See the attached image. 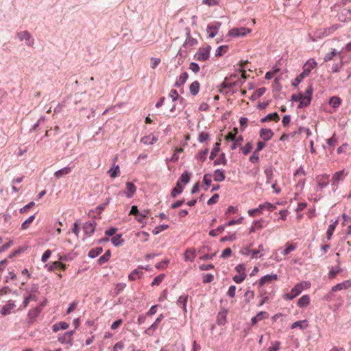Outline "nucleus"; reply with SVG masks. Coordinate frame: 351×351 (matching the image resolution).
Masks as SVG:
<instances>
[{
  "label": "nucleus",
  "instance_id": "f257e3e1",
  "mask_svg": "<svg viewBox=\"0 0 351 351\" xmlns=\"http://www.w3.org/2000/svg\"><path fill=\"white\" fill-rule=\"evenodd\" d=\"M311 283L308 281H302L296 284L294 287L291 290L290 293H287L283 295V298L285 300H293L298 295H299L301 292L304 290L310 288Z\"/></svg>",
  "mask_w": 351,
  "mask_h": 351
},
{
  "label": "nucleus",
  "instance_id": "f03ea898",
  "mask_svg": "<svg viewBox=\"0 0 351 351\" xmlns=\"http://www.w3.org/2000/svg\"><path fill=\"white\" fill-rule=\"evenodd\" d=\"M243 84V80L239 78V73H234L225 78L223 82V88H232L234 86H241Z\"/></svg>",
  "mask_w": 351,
  "mask_h": 351
},
{
  "label": "nucleus",
  "instance_id": "7ed1b4c3",
  "mask_svg": "<svg viewBox=\"0 0 351 351\" xmlns=\"http://www.w3.org/2000/svg\"><path fill=\"white\" fill-rule=\"evenodd\" d=\"M312 93V85H309L304 94H298V99H300L299 108L306 107L310 104Z\"/></svg>",
  "mask_w": 351,
  "mask_h": 351
},
{
  "label": "nucleus",
  "instance_id": "20e7f679",
  "mask_svg": "<svg viewBox=\"0 0 351 351\" xmlns=\"http://www.w3.org/2000/svg\"><path fill=\"white\" fill-rule=\"evenodd\" d=\"M348 172L346 171L344 169L341 170L339 171L336 172L331 179V186H332V189L334 191L337 190L339 186V182L344 180V178L348 176Z\"/></svg>",
  "mask_w": 351,
  "mask_h": 351
},
{
  "label": "nucleus",
  "instance_id": "39448f33",
  "mask_svg": "<svg viewBox=\"0 0 351 351\" xmlns=\"http://www.w3.org/2000/svg\"><path fill=\"white\" fill-rule=\"evenodd\" d=\"M211 47L209 45L200 47L195 55V58L199 61H206L209 58Z\"/></svg>",
  "mask_w": 351,
  "mask_h": 351
},
{
  "label": "nucleus",
  "instance_id": "423d86ee",
  "mask_svg": "<svg viewBox=\"0 0 351 351\" xmlns=\"http://www.w3.org/2000/svg\"><path fill=\"white\" fill-rule=\"evenodd\" d=\"M251 32V29L245 27L233 28L229 31V35L234 37L244 36Z\"/></svg>",
  "mask_w": 351,
  "mask_h": 351
},
{
  "label": "nucleus",
  "instance_id": "0eeeda50",
  "mask_svg": "<svg viewBox=\"0 0 351 351\" xmlns=\"http://www.w3.org/2000/svg\"><path fill=\"white\" fill-rule=\"evenodd\" d=\"M268 224V221L263 219L254 221L252 223V227L250 229V233L255 232L257 230H260L264 228Z\"/></svg>",
  "mask_w": 351,
  "mask_h": 351
},
{
  "label": "nucleus",
  "instance_id": "6e6552de",
  "mask_svg": "<svg viewBox=\"0 0 351 351\" xmlns=\"http://www.w3.org/2000/svg\"><path fill=\"white\" fill-rule=\"evenodd\" d=\"M45 267L47 268L49 271H53L58 269H60L62 271H65L66 265L60 261H54L49 265L46 264Z\"/></svg>",
  "mask_w": 351,
  "mask_h": 351
},
{
  "label": "nucleus",
  "instance_id": "1a4fd4ad",
  "mask_svg": "<svg viewBox=\"0 0 351 351\" xmlns=\"http://www.w3.org/2000/svg\"><path fill=\"white\" fill-rule=\"evenodd\" d=\"M220 25L221 23L219 22L208 25L206 32L210 38H213L217 34Z\"/></svg>",
  "mask_w": 351,
  "mask_h": 351
},
{
  "label": "nucleus",
  "instance_id": "9d476101",
  "mask_svg": "<svg viewBox=\"0 0 351 351\" xmlns=\"http://www.w3.org/2000/svg\"><path fill=\"white\" fill-rule=\"evenodd\" d=\"M278 280V275L277 274H270V275H266L262 277L258 280V285L260 287H262L266 284H271L272 282L276 281Z\"/></svg>",
  "mask_w": 351,
  "mask_h": 351
},
{
  "label": "nucleus",
  "instance_id": "9b49d317",
  "mask_svg": "<svg viewBox=\"0 0 351 351\" xmlns=\"http://www.w3.org/2000/svg\"><path fill=\"white\" fill-rule=\"evenodd\" d=\"M19 38L21 40H25L26 44L28 46L32 47L34 45V40L32 39L30 34L27 31H23L17 34Z\"/></svg>",
  "mask_w": 351,
  "mask_h": 351
},
{
  "label": "nucleus",
  "instance_id": "f8f14e48",
  "mask_svg": "<svg viewBox=\"0 0 351 351\" xmlns=\"http://www.w3.org/2000/svg\"><path fill=\"white\" fill-rule=\"evenodd\" d=\"M163 318V315L160 314L155 320V322L145 331V332L148 335H152L157 329L159 323L162 320Z\"/></svg>",
  "mask_w": 351,
  "mask_h": 351
},
{
  "label": "nucleus",
  "instance_id": "ddd939ff",
  "mask_svg": "<svg viewBox=\"0 0 351 351\" xmlns=\"http://www.w3.org/2000/svg\"><path fill=\"white\" fill-rule=\"evenodd\" d=\"M16 307L15 303L12 300H9L6 304L2 306L1 309V314L3 315H7L11 313V312Z\"/></svg>",
  "mask_w": 351,
  "mask_h": 351
},
{
  "label": "nucleus",
  "instance_id": "4468645a",
  "mask_svg": "<svg viewBox=\"0 0 351 351\" xmlns=\"http://www.w3.org/2000/svg\"><path fill=\"white\" fill-rule=\"evenodd\" d=\"M317 185L323 189L326 187L328 184L329 180V175L328 174H322L317 176L315 178Z\"/></svg>",
  "mask_w": 351,
  "mask_h": 351
},
{
  "label": "nucleus",
  "instance_id": "2eb2a0df",
  "mask_svg": "<svg viewBox=\"0 0 351 351\" xmlns=\"http://www.w3.org/2000/svg\"><path fill=\"white\" fill-rule=\"evenodd\" d=\"M317 65V62L311 58V59H309L304 64L303 66V71L304 72H306L308 75L311 73V71L315 69Z\"/></svg>",
  "mask_w": 351,
  "mask_h": 351
},
{
  "label": "nucleus",
  "instance_id": "dca6fc26",
  "mask_svg": "<svg viewBox=\"0 0 351 351\" xmlns=\"http://www.w3.org/2000/svg\"><path fill=\"white\" fill-rule=\"evenodd\" d=\"M351 287V280H348L343 282L337 284L332 287V291L336 292L341 290H345Z\"/></svg>",
  "mask_w": 351,
  "mask_h": 351
},
{
  "label": "nucleus",
  "instance_id": "f3484780",
  "mask_svg": "<svg viewBox=\"0 0 351 351\" xmlns=\"http://www.w3.org/2000/svg\"><path fill=\"white\" fill-rule=\"evenodd\" d=\"M143 269V267H139L137 269H136L134 271H132L129 274V276H128L129 280H132V281H134V280H136L137 279H140L142 277L143 274V271H142Z\"/></svg>",
  "mask_w": 351,
  "mask_h": 351
},
{
  "label": "nucleus",
  "instance_id": "a211bd4d",
  "mask_svg": "<svg viewBox=\"0 0 351 351\" xmlns=\"http://www.w3.org/2000/svg\"><path fill=\"white\" fill-rule=\"evenodd\" d=\"M84 232L88 236H90L95 231V221L86 222L83 226Z\"/></svg>",
  "mask_w": 351,
  "mask_h": 351
},
{
  "label": "nucleus",
  "instance_id": "6ab92c4d",
  "mask_svg": "<svg viewBox=\"0 0 351 351\" xmlns=\"http://www.w3.org/2000/svg\"><path fill=\"white\" fill-rule=\"evenodd\" d=\"M273 136L274 132L271 129L265 128L260 130V136L265 141L270 140Z\"/></svg>",
  "mask_w": 351,
  "mask_h": 351
},
{
  "label": "nucleus",
  "instance_id": "aec40b11",
  "mask_svg": "<svg viewBox=\"0 0 351 351\" xmlns=\"http://www.w3.org/2000/svg\"><path fill=\"white\" fill-rule=\"evenodd\" d=\"M158 141V138L153 134L143 136L141 139V142L145 145H153Z\"/></svg>",
  "mask_w": 351,
  "mask_h": 351
},
{
  "label": "nucleus",
  "instance_id": "412c9836",
  "mask_svg": "<svg viewBox=\"0 0 351 351\" xmlns=\"http://www.w3.org/2000/svg\"><path fill=\"white\" fill-rule=\"evenodd\" d=\"M58 340L60 343H62V344H69V345H72L73 344V338H71L69 337V335L68 334H66V332L63 333V334H59L58 335Z\"/></svg>",
  "mask_w": 351,
  "mask_h": 351
},
{
  "label": "nucleus",
  "instance_id": "4be33fe9",
  "mask_svg": "<svg viewBox=\"0 0 351 351\" xmlns=\"http://www.w3.org/2000/svg\"><path fill=\"white\" fill-rule=\"evenodd\" d=\"M136 191V188L133 183L130 182L126 183V190L124 191V193L127 197L130 198L135 193Z\"/></svg>",
  "mask_w": 351,
  "mask_h": 351
},
{
  "label": "nucleus",
  "instance_id": "5701e85b",
  "mask_svg": "<svg viewBox=\"0 0 351 351\" xmlns=\"http://www.w3.org/2000/svg\"><path fill=\"white\" fill-rule=\"evenodd\" d=\"M41 312V308L36 307L30 309L27 314V317L29 319V322H32L39 315Z\"/></svg>",
  "mask_w": 351,
  "mask_h": 351
},
{
  "label": "nucleus",
  "instance_id": "b1692460",
  "mask_svg": "<svg viewBox=\"0 0 351 351\" xmlns=\"http://www.w3.org/2000/svg\"><path fill=\"white\" fill-rule=\"evenodd\" d=\"M335 56H337L340 60H343V57L341 56V53L337 52L336 49H334L331 52H329L325 55L324 58V62H327L332 60Z\"/></svg>",
  "mask_w": 351,
  "mask_h": 351
},
{
  "label": "nucleus",
  "instance_id": "393cba45",
  "mask_svg": "<svg viewBox=\"0 0 351 351\" xmlns=\"http://www.w3.org/2000/svg\"><path fill=\"white\" fill-rule=\"evenodd\" d=\"M71 172V167H66L55 172L54 176L59 179Z\"/></svg>",
  "mask_w": 351,
  "mask_h": 351
},
{
  "label": "nucleus",
  "instance_id": "a878e982",
  "mask_svg": "<svg viewBox=\"0 0 351 351\" xmlns=\"http://www.w3.org/2000/svg\"><path fill=\"white\" fill-rule=\"evenodd\" d=\"M160 351H184V346L182 343H176L170 348L164 347Z\"/></svg>",
  "mask_w": 351,
  "mask_h": 351
},
{
  "label": "nucleus",
  "instance_id": "bb28decb",
  "mask_svg": "<svg viewBox=\"0 0 351 351\" xmlns=\"http://www.w3.org/2000/svg\"><path fill=\"white\" fill-rule=\"evenodd\" d=\"M68 328H69V324L66 322H59L53 325L52 330L54 332H57L60 330H66Z\"/></svg>",
  "mask_w": 351,
  "mask_h": 351
},
{
  "label": "nucleus",
  "instance_id": "cd10ccee",
  "mask_svg": "<svg viewBox=\"0 0 351 351\" xmlns=\"http://www.w3.org/2000/svg\"><path fill=\"white\" fill-rule=\"evenodd\" d=\"M195 258V251L194 249H188L184 254L185 261H193Z\"/></svg>",
  "mask_w": 351,
  "mask_h": 351
},
{
  "label": "nucleus",
  "instance_id": "c85d7f7f",
  "mask_svg": "<svg viewBox=\"0 0 351 351\" xmlns=\"http://www.w3.org/2000/svg\"><path fill=\"white\" fill-rule=\"evenodd\" d=\"M188 77L189 75L186 72H184L182 74H180L176 80L175 86L179 87L183 85L188 79Z\"/></svg>",
  "mask_w": 351,
  "mask_h": 351
},
{
  "label": "nucleus",
  "instance_id": "c756f323",
  "mask_svg": "<svg viewBox=\"0 0 351 351\" xmlns=\"http://www.w3.org/2000/svg\"><path fill=\"white\" fill-rule=\"evenodd\" d=\"M107 173L112 178H115L120 175V169L119 165H113V167L107 171Z\"/></svg>",
  "mask_w": 351,
  "mask_h": 351
},
{
  "label": "nucleus",
  "instance_id": "7c9ffc66",
  "mask_svg": "<svg viewBox=\"0 0 351 351\" xmlns=\"http://www.w3.org/2000/svg\"><path fill=\"white\" fill-rule=\"evenodd\" d=\"M308 326V322L307 320L304 319L293 323L291 327L292 329L300 328L301 330H304Z\"/></svg>",
  "mask_w": 351,
  "mask_h": 351
},
{
  "label": "nucleus",
  "instance_id": "2f4dec72",
  "mask_svg": "<svg viewBox=\"0 0 351 351\" xmlns=\"http://www.w3.org/2000/svg\"><path fill=\"white\" fill-rule=\"evenodd\" d=\"M285 247L286 248L284 250H282V248L279 249V250H282L281 253L283 256L289 254L291 252L296 249V245L290 244L289 243H286Z\"/></svg>",
  "mask_w": 351,
  "mask_h": 351
},
{
  "label": "nucleus",
  "instance_id": "473e14b6",
  "mask_svg": "<svg viewBox=\"0 0 351 351\" xmlns=\"http://www.w3.org/2000/svg\"><path fill=\"white\" fill-rule=\"evenodd\" d=\"M243 141V138L241 135L237 136V137L232 141L230 146L231 149H236L237 147H241V143Z\"/></svg>",
  "mask_w": 351,
  "mask_h": 351
},
{
  "label": "nucleus",
  "instance_id": "72a5a7b5",
  "mask_svg": "<svg viewBox=\"0 0 351 351\" xmlns=\"http://www.w3.org/2000/svg\"><path fill=\"white\" fill-rule=\"evenodd\" d=\"M280 120V117L277 112L268 114L265 118L261 119L262 122H266L269 121H274L278 122Z\"/></svg>",
  "mask_w": 351,
  "mask_h": 351
},
{
  "label": "nucleus",
  "instance_id": "f704fd0d",
  "mask_svg": "<svg viewBox=\"0 0 351 351\" xmlns=\"http://www.w3.org/2000/svg\"><path fill=\"white\" fill-rule=\"evenodd\" d=\"M188 300V295H182L179 297L177 303L182 306L184 312H186V302Z\"/></svg>",
  "mask_w": 351,
  "mask_h": 351
},
{
  "label": "nucleus",
  "instance_id": "c9c22d12",
  "mask_svg": "<svg viewBox=\"0 0 351 351\" xmlns=\"http://www.w3.org/2000/svg\"><path fill=\"white\" fill-rule=\"evenodd\" d=\"M197 40L195 38H192L190 36V34H187L186 39L184 43V47H191L197 45Z\"/></svg>",
  "mask_w": 351,
  "mask_h": 351
},
{
  "label": "nucleus",
  "instance_id": "e433bc0d",
  "mask_svg": "<svg viewBox=\"0 0 351 351\" xmlns=\"http://www.w3.org/2000/svg\"><path fill=\"white\" fill-rule=\"evenodd\" d=\"M225 175L223 171L217 169L213 174L214 180L216 182H222L225 180Z\"/></svg>",
  "mask_w": 351,
  "mask_h": 351
},
{
  "label": "nucleus",
  "instance_id": "4c0bfd02",
  "mask_svg": "<svg viewBox=\"0 0 351 351\" xmlns=\"http://www.w3.org/2000/svg\"><path fill=\"white\" fill-rule=\"evenodd\" d=\"M310 303V298L307 295L302 296L298 301V305L300 307L307 306Z\"/></svg>",
  "mask_w": 351,
  "mask_h": 351
},
{
  "label": "nucleus",
  "instance_id": "58836bf2",
  "mask_svg": "<svg viewBox=\"0 0 351 351\" xmlns=\"http://www.w3.org/2000/svg\"><path fill=\"white\" fill-rule=\"evenodd\" d=\"M237 134L238 128H234L233 130L225 136L226 141L228 142H232L237 137Z\"/></svg>",
  "mask_w": 351,
  "mask_h": 351
},
{
  "label": "nucleus",
  "instance_id": "ea45409f",
  "mask_svg": "<svg viewBox=\"0 0 351 351\" xmlns=\"http://www.w3.org/2000/svg\"><path fill=\"white\" fill-rule=\"evenodd\" d=\"M199 83L197 81L193 82L189 87L190 93L193 95H196L199 90Z\"/></svg>",
  "mask_w": 351,
  "mask_h": 351
},
{
  "label": "nucleus",
  "instance_id": "a19ab883",
  "mask_svg": "<svg viewBox=\"0 0 351 351\" xmlns=\"http://www.w3.org/2000/svg\"><path fill=\"white\" fill-rule=\"evenodd\" d=\"M190 179L191 174L189 172L185 171L181 175L178 182H180V184H186L190 181Z\"/></svg>",
  "mask_w": 351,
  "mask_h": 351
},
{
  "label": "nucleus",
  "instance_id": "79ce46f5",
  "mask_svg": "<svg viewBox=\"0 0 351 351\" xmlns=\"http://www.w3.org/2000/svg\"><path fill=\"white\" fill-rule=\"evenodd\" d=\"M252 149V144L250 142L247 143L244 146L240 147V150L243 155L246 156L250 154Z\"/></svg>",
  "mask_w": 351,
  "mask_h": 351
},
{
  "label": "nucleus",
  "instance_id": "37998d69",
  "mask_svg": "<svg viewBox=\"0 0 351 351\" xmlns=\"http://www.w3.org/2000/svg\"><path fill=\"white\" fill-rule=\"evenodd\" d=\"M183 191V186L180 184V182H177L176 186L171 191V195L176 197L178 194L181 193Z\"/></svg>",
  "mask_w": 351,
  "mask_h": 351
},
{
  "label": "nucleus",
  "instance_id": "c03bdc74",
  "mask_svg": "<svg viewBox=\"0 0 351 351\" xmlns=\"http://www.w3.org/2000/svg\"><path fill=\"white\" fill-rule=\"evenodd\" d=\"M265 174L266 176V183L267 184H271L272 182H274V181H273V177H274V173H273V171L271 169H267L265 170Z\"/></svg>",
  "mask_w": 351,
  "mask_h": 351
},
{
  "label": "nucleus",
  "instance_id": "a18cd8bd",
  "mask_svg": "<svg viewBox=\"0 0 351 351\" xmlns=\"http://www.w3.org/2000/svg\"><path fill=\"white\" fill-rule=\"evenodd\" d=\"M225 230V226H220L215 230H211L209 232V235L211 237H216L221 234Z\"/></svg>",
  "mask_w": 351,
  "mask_h": 351
},
{
  "label": "nucleus",
  "instance_id": "49530a36",
  "mask_svg": "<svg viewBox=\"0 0 351 351\" xmlns=\"http://www.w3.org/2000/svg\"><path fill=\"white\" fill-rule=\"evenodd\" d=\"M111 241L115 246L121 245L123 243V240L121 238V234H117L111 239Z\"/></svg>",
  "mask_w": 351,
  "mask_h": 351
},
{
  "label": "nucleus",
  "instance_id": "de8ad7c7",
  "mask_svg": "<svg viewBox=\"0 0 351 351\" xmlns=\"http://www.w3.org/2000/svg\"><path fill=\"white\" fill-rule=\"evenodd\" d=\"M276 208V206H274V204L269 203V202H266L263 204H260V208L262 210V212L264 210H267L271 212L274 210H275Z\"/></svg>",
  "mask_w": 351,
  "mask_h": 351
},
{
  "label": "nucleus",
  "instance_id": "09e8293b",
  "mask_svg": "<svg viewBox=\"0 0 351 351\" xmlns=\"http://www.w3.org/2000/svg\"><path fill=\"white\" fill-rule=\"evenodd\" d=\"M337 223H338V221L337 220L335 222H334L332 224H330L328 226V228L327 232H326V237L328 240H330L331 239V237L333 234V232L336 228Z\"/></svg>",
  "mask_w": 351,
  "mask_h": 351
},
{
  "label": "nucleus",
  "instance_id": "8fccbe9b",
  "mask_svg": "<svg viewBox=\"0 0 351 351\" xmlns=\"http://www.w3.org/2000/svg\"><path fill=\"white\" fill-rule=\"evenodd\" d=\"M219 146H220L219 142H217L215 144V146H214V147L210 153V157H209L210 160H213L216 157L217 154H218V152L220 150Z\"/></svg>",
  "mask_w": 351,
  "mask_h": 351
},
{
  "label": "nucleus",
  "instance_id": "3c124183",
  "mask_svg": "<svg viewBox=\"0 0 351 351\" xmlns=\"http://www.w3.org/2000/svg\"><path fill=\"white\" fill-rule=\"evenodd\" d=\"M110 257V252L109 250L106 251L104 255H102L99 259L98 263L99 265H103L106 263Z\"/></svg>",
  "mask_w": 351,
  "mask_h": 351
},
{
  "label": "nucleus",
  "instance_id": "603ef678",
  "mask_svg": "<svg viewBox=\"0 0 351 351\" xmlns=\"http://www.w3.org/2000/svg\"><path fill=\"white\" fill-rule=\"evenodd\" d=\"M35 219V215L30 216L28 219H27L21 225V229L22 230H26L27 229L31 223L33 222V221Z\"/></svg>",
  "mask_w": 351,
  "mask_h": 351
},
{
  "label": "nucleus",
  "instance_id": "864d4df0",
  "mask_svg": "<svg viewBox=\"0 0 351 351\" xmlns=\"http://www.w3.org/2000/svg\"><path fill=\"white\" fill-rule=\"evenodd\" d=\"M208 153V149L206 148L204 150L199 152L196 156V158L197 160H199L202 162H204L206 158V156H207Z\"/></svg>",
  "mask_w": 351,
  "mask_h": 351
},
{
  "label": "nucleus",
  "instance_id": "5fc2aeb1",
  "mask_svg": "<svg viewBox=\"0 0 351 351\" xmlns=\"http://www.w3.org/2000/svg\"><path fill=\"white\" fill-rule=\"evenodd\" d=\"M262 210L260 208V205L258 206V208H254V209H250L248 210L247 211V213L248 215L252 217H256V216H258L260 215L261 213H262Z\"/></svg>",
  "mask_w": 351,
  "mask_h": 351
},
{
  "label": "nucleus",
  "instance_id": "6e6d98bb",
  "mask_svg": "<svg viewBox=\"0 0 351 351\" xmlns=\"http://www.w3.org/2000/svg\"><path fill=\"white\" fill-rule=\"evenodd\" d=\"M329 104L332 108H337L341 104V99L338 97H332L330 98Z\"/></svg>",
  "mask_w": 351,
  "mask_h": 351
},
{
  "label": "nucleus",
  "instance_id": "4d7b16f0",
  "mask_svg": "<svg viewBox=\"0 0 351 351\" xmlns=\"http://www.w3.org/2000/svg\"><path fill=\"white\" fill-rule=\"evenodd\" d=\"M227 163V160L226 159V157H225V154L223 153L221 154L219 157L215 160L214 161V165H226Z\"/></svg>",
  "mask_w": 351,
  "mask_h": 351
},
{
  "label": "nucleus",
  "instance_id": "13d9d810",
  "mask_svg": "<svg viewBox=\"0 0 351 351\" xmlns=\"http://www.w3.org/2000/svg\"><path fill=\"white\" fill-rule=\"evenodd\" d=\"M228 50V47L227 45L220 46L217 48L216 51V56H221L225 53H226Z\"/></svg>",
  "mask_w": 351,
  "mask_h": 351
},
{
  "label": "nucleus",
  "instance_id": "bf43d9fd",
  "mask_svg": "<svg viewBox=\"0 0 351 351\" xmlns=\"http://www.w3.org/2000/svg\"><path fill=\"white\" fill-rule=\"evenodd\" d=\"M237 237L235 233L229 234L221 239V242H225V241H233L236 240Z\"/></svg>",
  "mask_w": 351,
  "mask_h": 351
},
{
  "label": "nucleus",
  "instance_id": "052dcab7",
  "mask_svg": "<svg viewBox=\"0 0 351 351\" xmlns=\"http://www.w3.org/2000/svg\"><path fill=\"white\" fill-rule=\"evenodd\" d=\"M226 315L225 313H219L217 316V323L219 325H223L226 323Z\"/></svg>",
  "mask_w": 351,
  "mask_h": 351
},
{
  "label": "nucleus",
  "instance_id": "680f3d73",
  "mask_svg": "<svg viewBox=\"0 0 351 351\" xmlns=\"http://www.w3.org/2000/svg\"><path fill=\"white\" fill-rule=\"evenodd\" d=\"M35 205L34 202H31L23 208H21L19 210L21 213H26L30 208L34 207Z\"/></svg>",
  "mask_w": 351,
  "mask_h": 351
},
{
  "label": "nucleus",
  "instance_id": "e2e57ef3",
  "mask_svg": "<svg viewBox=\"0 0 351 351\" xmlns=\"http://www.w3.org/2000/svg\"><path fill=\"white\" fill-rule=\"evenodd\" d=\"M245 277H246L245 274L236 275L233 277V280L236 283H241L245 280Z\"/></svg>",
  "mask_w": 351,
  "mask_h": 351
},
{
  "label": "nucleus",
  "instance_id": "0e129e2a",
  "mask_svg": "<svg viewBox=\"0 0 351 351\" xmlns=\"http://www.w3.org/2000/svg\"><path fill=\"white\" fill-rule=\"evenodd\" d=\"M208 139H209V135L206 132H201L198 137V141L200 143H204L205 141H208Z\"/></svg>",
  "mask_w": 351,
  "mask_h": 351
},
{
  "label": "nucleus",
  "instance_id": "69168bd1",
  "mask_svg": "<svg viewBox=\"0 0 351 351\" xmlns=\"http://www.w3.org/2000/svg\"><path fill=\"white\" fill-rule=\"evenodd\" d=\"M160 59L158 58H151L150 62H151V67L152 69H156L158 64L160 63Z\"/></svg>",
  "mask_w": 351,
  "mask_h": 351
},
{
  "label": "nucleus",
  "instance_id": "338daca9",
  "mask_svg": "<svg viewBox=\"0 0 351 351\" xmlns=\"http://www.w3.org/2000/svg\"><path fill=\"white\" fill-rule=\"evenodd\" d=\"M164 276H165L163 274H160V275L155 277V278L154 279V280L152 282V285L154 286V285H160L161 283V282L163 280Z\"/></svg>",
  "mask_w": 351,
  "mask_h": 351
},
{
  "label": "nucleus",
  "instance_id": "774afa93",
  "mask_svg": "<svg viewBox=\"0 0 351 351\" xmlns=\"http://www.w3.org/2000/svg\"><path fill=\"white\" fill-rule=\"evenodd\" d=\"M51 251L50 250H47L43 254L41 257V261L45 263L51 256Z\"/></svg>",
  "mask_w": 351,
  "mask_h": 351
}]
</instances>
